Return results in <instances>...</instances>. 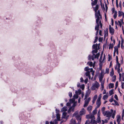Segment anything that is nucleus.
<instances>
[{
	"instance_id": "46",
	"label": "nucleus",
	"mask_w": 124,
	"mask_h": 124,
	"mask_svg": "<svg viewBox=\"0 0 124 124\" xmlns=\"http://www.w3.org/2000/svg\"><path fill=\"white\" fill-rule=\"evenodd\" d=\"M73 97L74 99L75 98L76 99H77L78 98V94H75L73 96Z\"/></svg>"
},
{
	"instance_id": "53",
	"label": "nucleus",
	"mask_w": 124,
	"mask_h": 124,
	"mask_svg": "<svg viewBox=\"0 0 124 124\" xmlns=\"http://www.w3.org/2000/svg\"><path fill=\"white\" fill-rule=\"evenodd\" d=\"M90 123V120H87L85 124H89Z\"/></svg>"
},
{
	"instance_id": "4",
	"label": "nucleus",
	"mask_w": 124,
	"mask_h": 124,
	"mask_svg": "<svg viewBox=\"0 0 124 124\" xmlns=\"http://www.w3.org/2000/svg\"><path fill=\"white\" fill-rule=\"evenodd\" d=\"M95 116L93 115L92 114L86 115V118L87 119H91L94 118Z\"/></svg>"
},
{
	"instance_id": "59",
	"label": "nucleus",
	"mask_w": 124,
	"mask_h": 124,
	"mask_svg": "<svg viewBox=\"0 0 124 124\" xmlns=\"http://www.w3.org/2000/svg\"><path fill=\"white\" fill-rule=\"evenodd\" d=\"M114 98L117 100H118L117 96L115 94V95L114 96Z\"/></svg>"
},
{
	"instance_id": "51",
	"label": "nucleus",
	"mask_w": 124,
	"mask_h": 124,
	"mask_svg": "<svg viewBox=\"0 0 124 124\" xmlns=\"http://www.w3.org/2000/svg\"><path fill=\"white\" fill-rule=\"evenodd\" d=\"M76 94H80L81 93V91L80 90H78V91H77L76 92Z\"/></svg>"
},
{
	"instance_id": "49",
	"label": "nucleus",
	"mask_w": 124,
	"mask_h": 124,
	"mask_svg": "<svg viewBox=\"0 0 124 124\" xmlns=\"http://www.w3.org/2000/svg\"><path fill=\"white\" fill-rule=\"evenodd\" d=\"M101 96L102 94L101 93L100 94L99 96V97L97 100H101Z\"/></svg>"
},
{
	"instance_id": "35",
	"label": "nucleus",
	"mask_w": 124,
	"mask_h": 124,
	"mask_svg": "<svg viewBox=\"0 0 124 124\" xmlns=\"http://www.w3.org/2000/svg\"><path fill=\"white\" fill-rule=\"evenodd\" d=\"M56 118L57 119V120H60V115L58 113L56 114Z\"/></svg>"
},
{
	"instance_id": "19",
	"label": "nucleus",
	"mask_w": 124,
	"mask_h": 124,
	"mask_svg": "<svg viewBox=\"0 0 124 124\" xmlns=\"http://www.w3.org/2000/svg\"><path fill=\"white\" fill-rule=\"evenodd\" d=\"M104 74H100L99 76V80L100 81L102 80V79L103 78Z\"/></svg>"
},
{
	"instance_id": "43",
	"label": "nucleus",
	"mask_w": 124,
	"mask_h": 124,
	"mask_svg": "<svg viewBox=\"0 0 124 124\" xmlns=\"http://www.w3.org/2000/svg\"><path fill=\"white\" fill-rule=\"evenodd\" d=\"M100 55V53H97L96 55H95V58H98L99 55Z\"/></svg>"
},
{
	"instance_id": "21",
	"label": "nucleus",
	"mask_w": 124,
	"mask_h": 124,
	"mask_svg": "<svg viewBox=\"0 0 124 124\" xmlns=\"http://www.w3.org/2000/svg\"><path fill=\"white\" fill-rule=\"evenodd\" d=\"M86 76H88L89 79L91 77L90 75V71H87L85 73Z\"/></svg>"
},
{
	"instance_id": "34",
	"label": "nucleus",
	"mask_w": 124,
	"mask_h": 124,
	"mask_svg": "<svg viewBox=\"0 0 124 124\" xmlns=\"http://www.w3.org/2000/svg\"><path fill=\"white\" fill-rule=\"evenodd\" d=\"M75 122V120L72 119L71 120L69 124H72L74 123Z\"/></svg>"
},
{
	"instance_id": "17",
	"label": "nucleus",
	"mask_w": 124,
	"mask_h": 124,
	"mask_svg": "<svg viewBox=\"0 0 124 124\" xmlns=\"http://www.w3.org/2000/svg\"><path fill=\"white\" fill-rule=\"evenodd\" d=\"M95 16H100V18H101V15L100 14V12L99 10H98L97 12L96 11V12H95Z\"/></svg>"
},
{
	"instance_id": "31",
	"label": "nucleus",
	"mask_w": 124,
	"mask_h": 124,
	"mask_svg": "<svg viewBox=\"0 0 124 124\" xmlns=\"http://www.w3.org/2000/svg\"><path fill=\"white\" fill-rule=\"evenodd\" d=\"M67 108L66 107H63L61 109V111H65L67 110Z\"/></svg>"
},
{
	"instance_id": "64",
	"label": "nucleus",
	"mask_w": 124,
	"mask_h": 124,
	"mask_svg": "<svg viewBox=\"0 0 124 124\" xmlns=\"http://www.w3.org/2000/svg\"><path fill=\"white\" fill-rule=\"evenodd\" d=\"M102 54H101V55L100 58V59L99 60V61L100 62H101V60L102 59Z\"/></svg>"
},
{
	"instance_id": "38",
	"label": "nucleus",
	"mask_w": 124,
	"mask_h": 124,
	"mask_svg": "<svg viewBox=\"0 0 124 124\" xmlns=\"http://www.w3.org/2000/svg\"><path fill=\"white\" fill-rule=\"evenodd\" d=\"M92 106H90L87 107V109L88 111H91L92 109Z\"/></svg>"
},
{
	"instance_id": "5",
	"label": "nucleus",
	"mask_w": 124,
	"mask_h": 124,
	"mask_svg": "<svg viewBox=\"0 0 124 124\" xmlns=\"http://www.w3.org/2000/svg\"><path fill=\"white\" fill-rule=\"evenodd\" d=\"M88 57V59L90 60L92 59V60H93L95 58V55L94 54H93L92 56H91V55H89Z\"/></svg>"
},
{
	"instance_id": "42",
	"label": "nucleus",
	"mask_w": 124,
	"mask_h": 124,
	"mask_svg": "<svg viewBox=\"0 0 124 124\" xmlns=\"http://www.w3.org/2000/svg\"><path fill=\"white\" fill-rule=\"evenodd\" d=\"M114 52H116V51L118 50V48L116 46H115L114 47Z\"/></svg>"
},
{
	"instance_id": "23",
	"label": "nucleus",
	"mask_w": 124,
	"mask_h": 124,
	"mask_svg": "<svg viewBox=\"0 0 124 124\" xmlns=\"http://www.w3.org/2000/svg\"><path fill=\"white\" fill-rule=\"evenodd\" d=\"M93 8L95 12H96V11H97V10L98 9L99 6L98 5H97L95 8L93 7Z\"/></svg>"
},
{
	"instance_id": "15",
	"label": "nucleus",
	"mask_w": 124,
	"mask_h": 124,
	"mask_svg": "<svg viewBox=\"0 0 124 124\" xmlns=\"http://www.w3.org/2000/svg\"><path fill=\"white\" fill-rule=\"evenodd\" d=\"M97 97V95H95L94 96L93 99V104L95 102L96 100V99Z\"/></svg>"
},
{
	"instance_id": "30",
	"label": "nucleus",
	"mask_w": 124,
	"mask_h": 124,
	"mask_svg": "<svg viewBox=\"0 0 124 124\" xmlns=\"http://www.w3.org/2000/svg\"><path fill=\"white\" fill-rule=\"evenodd\" d=\"M116 113V111L115 110L112 113V117L113 118H114L115 116Z\"/></svg>"
},
{
	"instance_id": "13",
	"label": "nucleus",
	"mask_w": 124,
	"mask_h": 124,
	"mask_svg": "<svg viewBox=\"0 0 124 124\" xmlns=\"http://www.w3.org/2000/svg\"><path fill=\"white\" fill-rule=\"evenodd\" d=\"M74 108L71 107L69 109L68 111V112L69 113H70L71 111H72L73 112L74 111Z\"/></svg>"
},
{
	"instance_id": "44",
	"label": "nucleus",
	"mask_w": 124,
	"mask_h": 124,
	"mask_svg": "<svg viewBox=\"0 0 124 124\" xmlns=\"http://www.w3.org/2000/svg\"><path fill=\"white\" fill-rule=\"evenodd\" d=\"M117 64L116 65L117 66V67H118L117 68H120V67L121 66L120 64L119 63V62L117 63H116Z\"/></svg>"
},
{
	"instance_id": "11",
	"label": "nucleus",
	"mask_w": 124,
	"mask_h": 124,
	"mask_svg": "<svg viewBox=\"0 0 124 124\" xmlns=\"http://www.w3.org/2000/svg\"><path fill=\"white\" fill-rule=\"evenodd\" d=\"M121 116L120 115H117V116L116 121L118 123V124H120V122L121 121Z\"/></svg>"
},
{
	"instance_id": "54",
	"label": "nucleus",
	"mask_w": 124,
	"mask_h": 124,
	"mask_svg": "<svg viewBox=\"0 0 124 124\" xmlns=\"http://www.w3.org/2000/svg\"><path fill=\"white\" fill-rule=\"evenodd\" d=\"M122 81H124V73H122Z\"/></svg>"
},
{
	"instance_id": "3",
	"label": "nucleus",
	"mask_w": 124,
	"mask_h": 124,
	"mask_svg": "<svg viewBox=\"0 0 124 124\" xmlns=\"http://www.w3.org/2000/svg\"><path fill=\"white\" fill-rule=\"evenodd\" d=\"M91 98H89L88 99H86L85 101V103L84 105V107H86L88 105L90 100Z\"/></svg>"
},
{
	"instance_id": "27",
	"label": "nucleus",
	"mask_w": 124,
	"mask_h": 124,
	"mask_svg": "<svg viewBox=\"0 0 124 124\" xmlns=\"http://www.w3.org/2000/svg\"><path fill=\"white\" fill-rule=\"evenodd\" d=\"M108 96V95H104L103 96L102 99L104 100H106L107 99Z\"/></svg>"
},
{
	"instance_id": "20",
	"label": "nucleus",
	"mask_w": 124,
	"mask_h": 124,
	"mask_svg": "<svg viewBox=\"0 0 124 124\" xmlns=\"http://www.w3.org/2000/svg\"><path fill=\"white\" fill-rule=\"evenodd\" d=\"M97 0H94V1L92 3V6H93L94 5H96L97 3Z\"/></svg>"
},
{
	"instance_id": "18",
	"label": "nucleus",
	"mask_w": 124,
	"mask_h": 124,
	"mask_svg": "<svg viewBox=\"0 0 124 124\" xmlns=\"http://www.w3.org/2000/svg\"><path fill=\"white\" fill-rule=\"evenodd\" d=\"M124 15V13L122 11H119L118 12V16L119 17L122 16V15L123 16Z\"/></svg>"
},
{
	"instance_id": "56",
	"label": "nucleus",
	"mask_w": 124,
	"mask_h": 124,
	"mask_svg": "<svg viewBox=\"0 0 124 124\" xmlns=\"http://www.w3.org/2000/svg\"><path fill=\"white\" fill-rule=\"evenodd\" d=\"M109 69H108L107 68L106 70V73H107L108 74L109 73Z\"/></svg>"
},
{
	"instance_id": "28",
	"label": "nucleus",
	"mask_w": 124,
	"mask_h": 124,
	"mask_svg": "<svg viewBox=\"0 0 124 124\" xmlns=\"http://www.w3.org/2000/svg\"><path fill=\"white\" fill-rule=\"evenodd\" d=\"M108 86L109 88H113L114 86V84L113 83H110L109 85Z\"/></svg>"
},
{
	"instance_id": "36",
	"label": "nucleus",
	"mask_w": 124,
	"mask_h": 124,
	"mask_svg": "<svg viewBox=\"0 0 124 124\" xmlns=\"http://www.w3.org/2000/svg\"><path fill=\"white\" fill-rule=\"evenodd\" d=\"M113 89H111V90L109 92V93L110 94V95H111L113 94H114L113 93Z\"/></svg>"
},
{
	"instance_id": "26",
	"label": "nucleus",
	"mask_w": 124,
	"mask_h": 124,
	"mask_svg": "<svg viewBox=\"0 0 124 124\" xmlns=\"http://www.w3.org/2000/svg\"><path fill=\"white\" fill-rule=\"evenodd\" d=\"M114 46V44H110L109 45L108 49H109L111 48L112 49Z\"/></svg>"
},
{
	"instance_id": "50",
	"label": "nucleus",
	"mask_w": 124,
	"mask_h": 124,
	"mask_svg": "<svg viewBox=\"0 0 124 124\" xmlns=\"http://www.w3.org/2000/svg\"><path fill=\"white\" fill-rule=\"evenodd\" d=\"M119 74V79L120 80H121V77H122V75L120 73H118Z\"/></svg>"
},
{
	"instance_id": "25",
	"label": "nucleus",
	"mask_w": 124,
	"mask_h": 124,
	"mask_svg": "<svg viewBox=\"0 0 124 124\" xmlns=\"http://www.w3.org/2000/svg\"><path fill=\"white\" fill-rule=\"evenodd\" d=\"M97 108H96L93 111L92 113L93 114V115H94L97 114Z\"/></svg>"
},
{
	"instance_id": "61",
	"label": "nucleus",
	"mask_w": 124,
	"mask_h": 124,
	"mask_svg": "<svg viewBox=\"0 0 124 124\" xmlns=\"http://www.w3.org/2000/svg\"><path fill=\"white\" fill-rule=\"evenodd\" d=\"M122 114V117H123L124 116V109L123 110Z\"/></svg>"
},
{
	"instance_id": "57",
	"label": "nucleus",
	"mask_w": 124,
	"mask_h": 124,
	"mask_svg": "<svg viewBox=\"0 0 124 124\" xmlns=\"http://www.w3.org/2000/svg\"><path fill=\"white\" fill-rule=\"evenodd\" d=\"M100 82L101 83V86L104 85V81H102V80H101V81H100Z\"/></svg>"
},
{
	"instance_id": "12",
	"label": "nucleus",
	"mask_w": 124,
	"mask_h": 124,
	"mask_svg": "<svg viewBox=\"0 0 124 124\" xmlns=\"http://www.w3.org/2000/svg\"><path fill=\"white\" fill-rule=\"evenodd\" d=\"M67 114V113L66 112H63L62 114V118H66V119H67L68 117H66Z\"/></svg>"
},
{
	"instance_id": "6",
	"label": "nucleus",
	"mask_w": 124,
	"mask_h": 124,
	"mask_svg": "<svg viewBox=\"0 0 124 124\" xmlns=\"http://www.w3.org/2000/svg\"><path fill=\"white\" fill-rule=\"evenodd\" d=\"M85 113V110L84 108H83L80 111L79 114L80 115H83Z\"/></svg>"
},
{
	"instance_id": "22",
	"label": "nucleus",
	"mask_w": 124,
	"mask_h": 124,
	"mask_svg": "<svg viewBox=\"0 0 124 124\" xmlns=\"http://www.w3.org/2000/svg\"><path fill=\"white\" fill-rule=\"evenodd\" d=\"M104 37L105 38L106 36H107L108 35V29H106V30L104 31Z\"/></svg>"
},
{
	"instance_id": "10",
	"label": "nucleus",
	"mask_w": 124,
	"mask_h": 124,
	"mask_svg": "<svg viewBox=\"0 0 124 124\" xmlns=\"http://www.w3.org/2000/svg\"><path fill=\"white\" fill-rule=\"evenodd\" d=\"M76 117L77 120L78 121V123H80L81 120V118L80 116L79 115H77L76 116Z\"/></svg>"
},
{
	"instance_id": "37",
	"label": "nucleus",
	"mask_w": 124,
	"mask_h": 124,
	"mask_svg": "<svg viewBox=\"0 0 124 124\" xmlns=\"http://www.w3.org/2000/svg\"><path fill=\"white\" fill-rule=\"evenodd\" d=\"M117 12L116 11H115L114 13V15L113 16L114 17V19H116L117 16Z\"/></svg>"
},
{
	"instance_id": "63",
	"label": "nucleus",
	"mask_w": 124,
	"mask_h": 124,
	"mask_svg": "<svg viewBox=\"0 0 124 124\" xmlns=\"http://www.w3.org/2000/svg\"><path fill=\"white\" fill-rule=\"evenodd\" d=\"M117 71L118 73H120L121 72V70L120 68H117Z\"/></svg>"
},
{
	"instance_id": "60",
	"label": "nucleus",
	"mask_w": 124,
	"mask_h": 124,
	"mask_svg": "<svg viewBox=\"0 0 124 124\" xmlns=\"http://www.w3.org/2000/svg\"><path fill=\"white\" fill-rule=\"evenodd\" d=\"M99 23V24H100L101 27V28H102V24L101 23V21H100Z\"/></svg>"
},
{
	"instance_id": "7",
	"label": "nucleus",
	"mask_w": 124,
	"mask_h": 124,
	"mask_svg": "<svg viewBox=\"0 0 124 124\" xmlns=\"http://www.w3.org/2000/svg\"><path fill=\"white\" fill-rule=\"evenodd\" d=\"M90 123L91 124H97V122L95 120V117L94 118L91 119Z\"/></svg>"
},
{
	"instance_id": "45",
	"label": "nucleus",
	"mask_w": 124,
	"mask_h": 124,
	"mask_svg": "<svg viewBox=\"0 0 124 124\" xmlns=\"http://www.w3.org/2000/svg\"><path fill=\"white\" fill-rule=\"evenodd\" d=\"M90 70V69L89 68V67H85L84 69L86 71H87L88 70Z\"/></svg>"
},
{
	"instance_id": "40",
	"label": "nucleus",
	"mask_w": 124,
	"mask_h": 124,
	"mask_svg": "<svg viewBox=\"0 0 124 124\" xmlns=\"http://www.w3.org/2000/svg\"><path fill=\"white\" fill-rule=\"evenodd\" d=\"M105 108L104 107L102 108H101V111L102 112V113L103 114V113H104L105 111Z\"/></svg>"
},
{
	"instance_id": "2",
	"label": "nucleus",
	"mask_w": 124,
	"mask_h": 124,
	"mask_svg": "<svg viewBox=\"0 0 124 124\" xmlns=\"http://www.w3.org/2000/svg\"><path fill=\"white\" fill-rule=\"evenodd\" d=\"M103 115L104 116H106L107 117L110 118L111 116V113L109 111H107L103 113Z\"/></svg>"
},
{
	"instance_id": "39",
	"label": "nucleus",
	"mask_w": 124,
	"mask_h": 124,
	"mask_svg": "<svg viewBox=\"0 0 124 124\" xmlns=\"http://www.w3.org/2000/svg\"><path fill=\"white\" fill-rule=\"evenodd\" d=\"M116 76H114L112 78V81L113 82L115 81L116 79Z\"/></svg>"
},
{
	"instance_id": "1",
	"label": "nucleus",
	"mask_w": 124,
	"mask_h": 124,
	"mask_svg": "<svg viewBox=\"0 0 124 124\" xmlns=\"http://www.w3.org/2000/svg\"><path fill=\"white\" fill-rule=\"evenodd\" d=\"M100 86L99 83L97 81H95L92 84V86L91 87V89L92 90H94L96 89H98Z\"/></svg>"
},
{
	"instance_id": "14",
	"label": "nucleus",
	"mask_w": 124,
	"mask_h": 124,
	"mask_svg": "<svg viewBox=\"0 0 124 124\" xmlns=\"http://www.w3.org/2000/svg\"><path fill=\"white\" fill-rule=\"evenodd\" d=\"M96 18H97L96 19V24H99L100 21V18L99 16H95Z\"/></svg>"
},
{
	"instance_id": "8",
	"label": "nucleus",
	"mask_w": 124,
	"mask_h": 124,
	"mask_svg": "<svg viewBox=\"0 0 124 124\" xmlns=\"http://www.w3.org/2000/svg\"><path fill=\"white\" fill-rule=\"evenodd\" d=\"M96 104L97 106L96 107V108H99L100 107L101 104V100H97L96 101Z\"/></svg>"
},
{
	"instance_id": "58",
	"label": "nucleus",
	"mask_w": 124,
	"mask_h": 124,
	"mask_svg": "<svg viewBox=\"0 0 124 124\" xmlns=\"http://www.w3.org/2000/svg\"><path fill=\"white\" fill-rule=\"evenodd\" d=\"M99 42H102L103 40L102 38H99Z\"/></svg>"
},
{
	"instance_id": "48",
	"label": "nucleus",
	"mask_w": 124,
	"mask_h": 124,
	"mask_svg": "<svg viewBox=\"0 0 124 124\" xmlns=\"http://www.w3.org/2000/svg\"><path fill=\"white\" fill-rule=\"evenodd\" d=\"M114 101L115 102V105H117V106H118L119 105V104H118V102L114 100Z\"/></svg>"
},
{
	"instance_id": "55",
	"label": "nucleus",
	"mask_w": 124,
	"mask_h": 124,
	"mask_svg": "<svg viewBox=\"0 0 124 124\" xmlns=\"http://www.w3.org/2000/svg\"><path fill=\"white\" fill-rule=\"evenodd\" d=\"M69 96L70 98H71L72 96V93L71 92H70L69 93Z\"/></svg>"
},
{
	"instance_id": "9",
	"label": "nucleus",
	"mask_w": 124,
	"mask_h": 124,
	"mask_svg": "<svg viewBox=\"0 0 124 124\" xmlns=\"http://www.w3.org/2000/svg\"><path fill=\"white\" fill-rule=\"evenodd\" d=\"M109 29L110 33H111L112 35L113 34L114 32V30L113 28L111 27L110 25L109 26Z\"/></svg>"
},
{
	"instance_id": "62",
	"label": "nucleus",
	"mask_w": 124,
	"mask_h": 124,
	"mask_svg": "<svg viewBox=\"0 0 124 124\" xmlns=\"http://www.w3.org/2000/svg\"><path fill=\"white\" fill-rule=\"evenodd\" d=\"M100 67H99V69L100 70H101L102 68V65H101V64H99Z\"/></svg>"
},
{
	"instance_id": "32",
	"label": "nucleus",
	"mask_w": 124,
	"mask_h": 124,
	"mask_svg": "<svg viewBox=\"0 0 124 124\" xmlns=\"http://www.w3.org/2000/svg\"><path fill=\"white\" fill-rule=\"evenodd\" d=\"M87 64L89 66H90V67H92V66H93V63L92 62H87Z\"/></svg>"
},
{
	"instance_id": "33",
	"label": "nucleus",
	"mask_w": 124,
	"mask_h": 124,
	"mask_svg": "<svg viewBox=\"0 0 124 124\" xmlns=\"http://www.w3.org/2000/svg\"><path fill=\"white\" fill-rule=\"evenodd\" d=\"M114 75V71L112 68V69L111 72L110 73V75L111 76H112Z\"/></svg>"
},
{
	"instance_id": "52",
	"label": "nucleus",
	"mask_w": 124,
	"mask_h": 124,
	"mask_svg": "<svg viewBox=\"0 0 124 124\" xmlns=\"http://www.w3.org/2000/svg\"><path fill=\"white\" fill-rule=\"evenodd\" d=\"M98 37L97 36H96L95 37V39L94 41V43H95L97 41V40L98 39Z\"/></svg>"
},
{
	"instance_id": "47",
	"label": "nucleus",
	"mask_w": 124,
	"mask_h": 124,
	"mask_svg": "<svg viewBox=\"0 0 124 124\" xmlns=\"http://www.w3.org/2000/svg\"><path fill=\"white\" fill-rule=\"evenodd\" d=\"M75 101V99L73 98L72 99H70V103H73Z\"/></svg>"
},
{
	"instance_id": "16",
	"label": "nucleus",
	"mask_w": 124,
	"mask_h": 124,
	"mask_svg": "<svg viewBox=\"0 0 124 124\" xmlns=\"http://www.w3.org/2000/svg\"><path fill=\"white\" fill-rule=\"evenodd\" d=\"M96 122L97 123H98L99 124L101 123V118L100 117H97L96 119Z\"/></svg>"
},
{
	"instance_id": "41",
	"label": "nucleus",
	"mask_w": 124,
	"mask_h": 124,
	"mask_svg": "<svg viewBox=\"0 0 124 124\" xmlns=\"http://www.w3.org/2000/svg\"><path fill=\"white\" fill-rule=\"evenodd\" d=\"M98 52V50L97 49H95L94 50H93L92 51V53L94 54V53H96Z\"/></svg>"
},
{
	"instance_id": "29",
	"label": "nucleus",
	"mask_w": 124,
	"mask_h": 124,
	"mask_svg": "<svg viewBox=\"0 0 124 124\" xmlns=\"http://www.w3.org/2000/svg\"><path fill=\"white\" fill-rule=\"evenodd\" d=\"M98 46V44H94L93 45L92 47L93 49H97Z\"/></svg>"
},
{
	"instance_id": "24",
	"label": "nucleus",
	"mask_w": 124,
	"mask_h": 124,
	"mask_svg": "<svg viewBox=\"0 0 124 124\" xmlns=\"http://www.w3.org/2000/svg\"><path fill=\"white\" fill-rule=\"evenodd\" d=\"M99 24H97V25H96L95 27V30L97 31H99Z\"/></svg>"
}]
</instances>
